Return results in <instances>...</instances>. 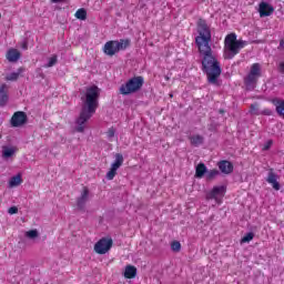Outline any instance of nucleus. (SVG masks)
<instances>
[{
  "instance_id": "obj_1",
  "label": "nucleus",
  "mask_w": 284,
  "mask_h": 284,
  "mask_svg": "<svg viewBox=\"0 0 284 284\" xmlns=\"http://www.w3.org/2000/svg\"><path fill=\"white\" fill-rule=\"evenodd\" d=\"M197 37L195 38V44L202 57V72L206 74L207 82L212 85H219V77H221V62L216 59V55L212 52V31L207 26V22L203 19L197 20Z\"/></svg>"
},
{
  "instance_id": "obj_2",
  "label": "nucleus",
  "mask_w": 284,
  "mask_h": 284,
  "mask_svg": "<svg viewBox=\"0 0 284 284\" xmlns=\"http://www.w3.org/2000/svg\"><path fill=\"white\" fill-rule=\"evenodd\" d=\"M99 97H101V89L97 85H91L85 89L84 97L81 98L82 109L79 118L77 119L75 130L80 133L85 132V123L92 119V114L99 108Z\"/></svg>"
},
{
  "instance_id": "obj_3",
  "label": "nucleus",
  "mask_w": 284,
  "mask_h": 284,
  "mask_svg": "<svg viewBox=\"0 0 284 284\" xmlns=\"http://www.w3.org/2000/svg\"><path fill=\"white\" fill-rule=\"evenodd\" d=\"M247 42L236 39V33H230L224 39V59H234Z\"/></svg>"
},
{
  "instance_id": "obj_4",
  "label": "nucleus",
  "mask_w": 284,
  "mask_h": 284,
  "mask_svg": "<svg viewBox=\"0 0 284 284\" xmlns=\"http://www.w3.org/2000/svg\"><path fill=\"white\" fill-rule=\"evenodd\" d=\"M130 48V39L110 40L105 42L103 52L106 57H114L121 50H128Z\"/></svg>"
},
{
  "instance_id": "obj_5",
  "label": "nucleus",
  "mask_w": 284,
  "mask_h": 284,
  "mask_svg": "<svg viewBox=\"0 0 284 284\" xmlns=\"http://www.w3.org/2000/svg\"><path fill=\"white\" fill-rule=\"evenodd\" d=\"M144 83L145 80L143 77H133L120 87V94H123L124 97H128V94H134L135 92H139L141 88H143Z\"/></svg>"
},
{
  "instance_id": "obj_6",
  "label": "nucleus",
  "mask_w": 284,
  "mask_h": 284,
  "mask_svg": "<svg viewBox=\"0 0 284 284\" xmlns=\"http://www.w3.org/2000/svg\"><path fill=\"white\" fill-rule=\"evenodd\" d=\"M258 79H261V64L253 63L248 74L244 78V85H246L247 90H254Z\"/></svg>"
},
{
  "instance_id": "obj_7",
  "label": "nucleus",
  "mask_w": 284,
  "mask_h": 284,
  "mask_svg": "<svg viewBox=\"0 0 284 284\" xmlns=\"http://www.w3.org/2000/svg\"><path fill=\"white\" fill-rule=\"evenodd\" d=\"M112 239H101L94 245V252L97 254H108L112 250Z\"/></svg>"
},
{
  "instance_id": "obj_8",
  "label": "nucleus",
  "mask_w": 284,
  "mask_h": 284,
  "mask_svg": "<svg viewBox=\"0 0 284 284\" xmlns=\"http://www.w3.org/2000/svg\"><path fill=\"white\" fill-rule=\"evenodd\" d=\"M10 123L12 128H21V125L28 123V114L23 111H17L13 113Z\"/></svg>"
},
{
  "instance_id": "obj_9",
  "label": "nucleus",
  "mask_w": 284,
  "mask_h": 284,
  "mask_svg": "<svg viewBox=\"0 0 284 284\" xmlns=\"http://www.w3.org/2000/svg\"><path fill=\"white\" fill-rule=\"evenodd\" d=\"M225 196V186H214L206 193V201H219V197Z\"/></svg>"
},
{
  "instance_id": "obj_10",
  "label": "nucleus",
  "mask_w": 284,
  "mask_h": 284,
  "mask_svg": "<svg viewBox=\"0 0 284 284\" xmlns=\"http://www.w3.org/2000/svg\"><path fill=\"white\" fill-rule=\"evenodd\" d=\"M90 197V189L88 186H83L81 195L77 199V206L79 210H85V203H88V199Z\"/></svg>"
},
{
  "instance_id": "obj_11",
  "label": "nucleus",
  "mask_w": 284,
  "mask_h": 284,
  "mask_svg": "<svg viewBox=\"0 0 284 284\" xmlns=\"http://www.w3.org/2000/svg\"><path fill=\"white\" fill-rule=\"evenodd\" d=\"M258 12H260V17H272V14H274V8L272 7V4L262 1L258 4Z\"/></svg>"
},
{
  "instance_id": "obj_12",
  "label": "nucleus",
  "mask_w": 284,
  "mask_h": 284,
  "mask_svg": "<svg viewBox=\"0 0 284 284\" xmlns=\"http://www.w3.org/2000/svg\"><path fill=\"white\" fill-rule=\"evenodd\" d=\"M266 181L272 185L273 190H281V183H278V174L274 173V169H270Z\"/></svg>"
},
{
  "instance_id": "obj_13",
  "label": "nucleus",
  "mask_w": 284,
  "mask_h": 284,
  "mask_svg": "<svg viewBox=\"0 0 284 284\" xmlns=\"http://www.w3.org/2000/svg\"><path fill=\"white\" fill-rule=\"evenodd\" d=\"M10 101V95L8 94V84H0V108H6Z\"/></svg>"
},
{
  "instance_id": "obj_14",
  "label": "nucleus",
  "mask_w": 284,
  "mask_h": 284,
  "mask_svg": "<svg viewBox=\"0 0 284 284\" xmlns=\"http://www.w3.org/2000/svg\"><path fill=\"white\" fill-rule=\"evenodd\" d=\"M217 166L222 174H232V172H234V164L227 160L220 161Z\"/></svg>"
},
{
  "instance_id": "obj_15",
  "label": "nucleus",
  "mask_w": 284,
  "mask_h": 284,
  "mask_svg": "<svg viewBox=\"0 0 284 284\" xmlns=\"http://www.w3.org/2000/svg\"><path fill=\"white\" fill-rule=\"evenodd\" d=\"M7 59L10 63H17V61L21 59V52H19L17 49H10L7 52Z\"/></svg>"
},
{
  "instance_id": "obj_16",
  "label": "nucleus",
  "mask_w": 284,
  "mask_h": 284,
  "mask_svg": "<svg viewBox=\"0 0 284 284\" xmlns=\"http://www.w3.org/2000/svg\"><path fill=\"white\" fill-rule=\"evenodd\" d=\"M207 174V166H205V163H200L195 168V176L196 179H203Z\"/></svg>"
},
{
  "instance_id": "obj_17",
  "label": "nucleus",
  "mask_w": 284,
  "mask_h": 284,
  "mask_svg": "<svg viewBox=\"0 0 284 284\" xmlns=\"http://www.w3.org/2000/svg\"><path fill=\"white\" fill-rule=\"evenodd\" d=\"M24 69L19 68L17 72H12L6 75V81H19V77L23 74Z\"/></svg>"
},
{
  "instance_id": "obj_18",
  "label": "nucleus",
  "mask_w": 284,
  "mask_h": 284,
  "mask_svg": "<svg viewBox=\"0 0 284 284\" xmlns=\"http://www.w3.org/2000/svg\"><path fill=\"white\" fill-rule=\"evenodd\" d=\"M136 267L132 265H126L124 270V278H135Z\"/></svg>"
},
{
  "instance_id": "obj_19",
  "label": "nucleus",
  "mask_w": 284,
  "mask_h": 284,
  "mask_svg": "<svg viewBox=\"0 0 284 284\" xmlns=\"http://www.w3.org/2000/svg\"><path fill=\"white\" fill-rule=\"evenodd\" d=\"M121 165H123V154L118 153L115 154L114 162L111 164V169L116 171L119 170V168H121Z\"/></svg>"
},
{
  "instance_id": "obj_20",
  "label": "nucleus",
  "mask_w": 284,
  "mask_h": 284,
  "mask_svg": "<svg viewBox=\"0 0 284 284\" xmlns=\"http://www.w3.org/2000/svg\"><path fill=\"white\" fill-rule=\"evenodd\" d=\"M191 144H193L195 148H199V145H203L204 138L200 134L192 135L190 138Z\"/></svg>"
},
{
  "instance_id": "obj_21",
  "label": "nucleus",
  "mask_w": 284,
  "mask_h": 284,
  "mask_svg": "<svg viewBox=\"0 0 284 284\" xmlns=\"http://www.w3.org/2000/svg\"><path fill=\"white\" fill-rule=\"evenodd\" d=\"M74 17L80 19V21H85L88 19V11L84 8L78 9Z\"/></svg>"
},
{
  "instance_id": "obj_22",
  "label": "nucleus",
  "mask_w": 284,
  "mask_h": 284,
  "mask_svg": "<svg viewBox=\"0 0 284 284\" xmlns=\"http://www.w3.org/2000/svg\"><path fill=\"white\" fill-rule=\"evenodd\" d=\"M14 152H17V150H14V148H8V146L2 148L3 159H10L14 154Z\"/></svg>"
},
{
  "instance_id": "obj_23",
  "label": "nucleus",
  "mask_w": 284,
  "mask_h": 284,
  "mask_svg": "<svg viewBox=\"0 0 284 284\" xmlns=\"http://www.w3.org/2000/svg\"><path fill=\"white\" fill-rule=\"evenodd\" d=\"M221 172H219V170L216 169L206 171V181H212V179H216V176H219Z\"/></svg>"
},
{
  "instance_id": "obj_24",
  "label": "nucleus",
  "mask_w": 284,
  "mask_h": 284,
  "mask_svg": "<svg viewBox=\"0 0 284 284\" xmlns=\"http://www.w3.org/2000/svg\"><path fill=\"white\" fill-rule=\"evenodd\" d=\"M21 176L20 175H14L10 179L9 185L11 187H17V185H21Z\"/></svg>"
},
{
  "instance_id": "obj_25",
  "label": "nucleus",
  "mask_w": 284,
  "mask_h": 284,
  "mask_svg": "<svg viewBox=\"0 0 284 284\" xmlns=\"http://www.w3.org/2000/svg\"><path fill=\"white\" fill-rule=\"evenodd\" d=\"M24 236H27V239H38L39 237V231H37V230L27 231L24 233Z\"/></svg>"
},
{
  "instance_id": "obj_26",
  "label": "nucleus",
  "mask_w": 284,
  "mask_h": 284,
  "mask_svg": "<svg viewBox=\"0 0 284 284\" xmlns=\"http://www.w3.org/2000/svg\"><path fill=\"white\" fill-rule=\"evenodd\" d=\"M253 240H254V233L248 232L246 235H244L241 239V243H250V241H253Z\"/></svg>"
},
{
  "instance_id": "obj_27",
  "label": "nucleus",
  "mask_w": 284,
  "mask_h": 284,
  "mask_svg": "<svg viewBox=\"0 0 284 284\" xmlns=\"http://www.w3.org/2000/svg\"><path fill=\"white\" fill-rule=\"evenodd\" d=\"M251 114H255L256 116H261V110L258 109V104H251Z\"/></svg>"
},
{
  "instance_id": "obj_28",
  "label": "nucleus",
  "mask_w": 284,
  "mask_h": 284,
  "mask_svg": "<svg viewBox=\"0 0 284 284\" xmlns=\"http://www.w3.org/2000/svg\"><path fill=\"white\" fill-rule=\"evenodd\" d=\"M171 250H172L173 252H181V242H179V241H173V242L171 243Z\"/></svg>"
},
{
  "instance_id": "obj_29",
  "label": "nucleus",
  "mask_w": 284,
  "mask_h": 284,
  "mask_svg": "<svg viewBox=\"0 0 284 284\" xmlns=\"http://www.w3.org/2000/svg\"><path fill=\"white\" fill-rule=\"evenodd\" d=\"M115 176H116V170L111 168L110 171L106 173L108 181L114 180Z\"/></svg>"
},
{
  "instance_id": "obj_30",
  "label": "nucleus",
  "mask_w": 284,
  "mask_h": 284,
  "mask_svg": "<svg viewBox=\"0 0 284 284\" xmlns=\"http://www.w3.org/2000/svg\"><path fill=\"white\" fill-rule=\"evenodd\" d=\"M57 65V55H53L49 59V62L47 63L45 68H52Z\"/></svg>"
},
{
  "instance_id": "obj_31",
  "label": "nucleus",
  "mask_w": 284,
  "mask_h": 284,
  "mask_svg": "<svg viewBox=\"0 0 284 284\" xmlns=\"http://www.w3.org/2000/svg\"><path fill=\"white\" fill-rule=\"evenodd\" d=\"M272 114H274V111H272L271 109H263L260 111V115L263 116H272Z\"/></svg>"
},
{
  "instance_id": "obj_32",
  "label": "nucleus",
  "mask_w": 284,
  "mask_h": 284,
  "mask_svg": "<svg viewBox=\"0 0 284 284\" xmlns=\"http://www.w3.org/2000/svg\"><path fill=\"white\" fill-rule=\"evenodd\" d=\"M115 131L113 128L109 129L106 132L108 139H114Z\"/></svg>"
},
{
  "instance_id": "obj_33",
  "label": "nucleus",
  "mask_w": 284,
  "mask_h": 284,
  "mask_svg": "<svg viewBox=\"0 0 284 284\" xmlns=\"http://www.w3.org/2000/svg\"><path fill=\"white\" fill-rule=\"evenodd\" d=\"M9 214H17L19 212V209L17 206H11L8 210Z\"/></svg>"
},
{
  "instance_id": "obj_34",
  "label": "nucleus",
  "mask_w": 284,
  "mask_h": 284,
  "mask_svg": "<svg viewBox=\"0 0 284 284\" xmlns=\"http://www.w3.org/2000/svg\"><path fill=\"white\" fill-rule=\"evenodd\" d=\"M22 50H28V40H24L20 43Z\"/></svg>"
},
{
  "instance_id": "obj_35",
  "label": "nucleus",
  "mask_w": 284,
  "mask_h": 284,
  "mask_svg": "<svg viewBox=\"0 0 284 284\" xmlns=\"http://www.w3.org/2000/svg\"><path fill=\"white\" fill-rule=\"evenodd\" d=\"M280 72L284 74V62L280 63Z\"/></svg>"
},
{
  "instance_id": "obj_36",
  "label": "nucleus",
  "mask_w": 284,
  "mask_h": 284,
  "mask_svg": "<svg viewBox=\"0 0 284 284\" xmlns=\"http://www.w3.org/2000/svg\"><path fill=\"white\" fill-rule=\"evenodd\" d=\"M272 145V141L267 142V145L264 148V150H270V146Z\"/></svg>"
},
{
  "instance_id": "obj_37",
  "label": "nucleus",
  "mask_w": 284,
  "mask_h": 284,
  "mask_svg": "<svg viewBox=\"0 0 284 284\" xmlns=\"http://www.w3.org/2000/svg\"><path fill=\"white\" fill-rule=\"evenodd\" d=\"M51 1H52V3H61V2H63L65 0H51Z\"/></svg>"
},
{
  "instance_id": "obj_38",
  "label": "nucleus",
  "mask_w": 284,
  "mask_h": 284,
  "mask_svg": "<svg viewBox=\"0 0 284 284\" xmlns=\"http://www.w3.org/2000/svg\"><path fill=\"white\" fill-rule=\"evenodd\" d=\"M0 19H1V13H0Z\"/></svg>"
}]
</instances>
